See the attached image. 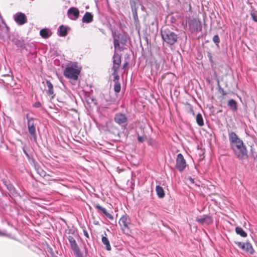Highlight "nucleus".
Masks as SVG:
<instances>
[{
  "instance_id": "nucleus-15",
  "label": "nucleus",
  "mask_w": 257,
  "mask_h": 257,
  "mask_svg": "<svg viewBox=\"0 0 257 257\" xmlns=\"http://www.w3.org/2000/svg\"><path fill=\"white\" fill-rule=\"evenodd\" d=\"M27 22V18L25 14L21 12L17 13V24L23 25Z\"/></svg>"
},
{
  "instance_id": "nucleus-24",
  "label": "nucleus",
  "mask_w": 257,
  "mask_h": 257,
  "mask_svg": "<svg viewBox=\"0 0 257 257\" xmlns=\"http://www.w3.org/2000/svg\"><path fill=\"white\" fill-rule=\"evenodd\" d=\"M101 241L103 244L105 245V248L107 250H110L111 247L108 239L106 236H102Z\"/></svg>"
},
{
  "instance_id": "nucleus-39",
  "label": "nucleus",
  "mask_w": 257,
  "mask_h": 257,
  "mask_svg": "<svg viewBox=\"0 0 257 257\" xmlns=\"http://www.w3.org/2000/svg\"><path fill=\"white\" fill-rule=\"evenodd\" d=\"M207 56L209 58L210 62H211V63L213 62L212 56L211 53L208 52L207 54Z\"/></svg>"
},
{
  "instance_id": "nucleus-34",
  "label": "nucleus",
  "mask_w": 257,
  "mask_h": 257,
  "mask_svg": "<svg viewBox=\"0 0 257 257\" xmlns=\"http://www.w3.org/2000/svg\"><path fill=\"white\" fill-rule=\"evenodd\" d=\"M218 91L220 93H221L223 96L226 95V92L224 90L223 88H222L220 85L219 81H218Z\"/></svg>"
},
{
  "instance_id": "nucleus-18",
  "label": "nucleus",
  "mask_w": 257,
  "mask_h": 257,
  "mask_svg": "<svg viewBox=\"0 0 257 257\" xmlns=\"http://www.w3.org/2000/svg\"><path fill=\"white\" fill-rule=\"evenodd\" d=\"M68 239L70 243L71 247L73 251L79 248L75 239L72 236H69L68 237Z\"/></svg>"
},
{
  "instance_id": "nucleus-35",
  "label": "nucleus",
  "mask_w": 257,
  "mask_h": 257,
  "mask_svg": "<svg viewBox=\"0 0 257 257\" xmlns=\"http://www.w3.org/2000/svg\"><path fill=\"white\" fill-rule=\"evenodd\" d=\"M74 253L76 257H84L79 248L74 250Z\"/></svg>"
},
{
  "instance_id": "nucleus-1",
  "label": "nucleus",
  "mask_w": 257,
  "mask_h": 257,
  "mask_svg": "<svg viewBox=\"0 0 257 257\" xmlns=\"http://www.w3.org/2000/svg\"><path fill=\"white\" fill-rule=\"evenodd\" d=\"M231 149L234 155L239 160H243L247 159V151L243 142L234 146V148Z\"/></svg>"
},
{
  "instance_id": "nucleus-17",
  "label": "nucleus",
  "mask_w": 257,
  "mask_h": 257,
  "mask_svg": "<svg viewBox=\"0 0 257 257\" xmlns=\"http://www.w3.org/2000/svg\"><path fill=\"white\" fill-rule=\"evenodd\" d=\"M93 20V15L89 12H86L84 15L83 16L82 21L84 23H90L92 22Z\"/></svg>"
},
{
  "instance_id": "nucleus-11",
  "label": "nucleus",
  "mask_w": 257,
  "mask_h": 257,
  "mask_svg": "<svg viewBox=\"0 0 257 257\" xmlns=\"http://www.w3.org/2000/svg\"><path fill=\"white\" fill-rule=\"evenodd\" d=\"M114 121L122 126L126 125L127 124V118L126 115L122 113L118 112L116 113L114 116Z\"/></svg>"
},
{
  "instance_id": "nucleus-31",
  "label": "nucleus",
  "mask_w": 257,
  "mask_h": 257,
  "mask_svg": "<svg viewBox=\"0 0 257 257\" xmlns=\"http://www.w3.org/2000/svg\"><path fill=\"white\" fill-rule=\"evenodd\" d=\"M121 89V86L120 83H115L114 85V90L116 93H118L120 92Z\"/></svg>"
},
{
  "instance_id": "nucleus-28",
  "label": "nucleus",
  "mask_w": 257,
  "mask_h": 257,
  "mask_svg": "<svg viewBox=\"0 0 257 257\" xmlns=\"http://www.w3.org/2000/svg\"><path fill=\"white\" fill-rule=\"evenodd\" d=\"M196 120L197 123L200 126L204 125V121L202 116L200 113H198L196 115Z\"/></svg>"
},
{
  "instance_id": "nucleus-33",
  "label": "nucleus",
  "mask_w": 257,
  "mask_h": 257,
  "mask_svg": "<svg viewBox=\"0 0 257 257\" xmlns=\"http://www.w3.org/2000/svg\"><path fill=\"white\" fill-rule=\"evenodd\" d=\"M213 42L217 46H218V44L220 43V38L218 35H215L213 37L212 39Z\"/></svg>"
},
{
  "instance_id": "nucleus-5",
  "label": "nucleus",
  "mask_w": 257,
  "mask_h": 257,
  "mask_svg": "<svg viewBox=\"0 0 257 257\" xmlns=\"http://www.w3.org/2000/svg\"><path fill=\"white\" fill-rule=\"evenodd\" d=\"M188 30L192 34H197L201 32L202 26L198 19L193 18L189 19L188 22Z\"/></svg>"
},
{
  "instance_id": "nucleus-44",
  "label": "nucleus",
  "mask_w": 257,
  "mask_h": 257,
  "mask_svg": "<svg viewBox=\"0 0 257 257\" xmlns=\"http://www.w3.org/2000/svg\"><path fill=\"white\" fill-rule=\"evenodd\" d=\"M23 151H24V153L27 156H28V154H27V152L26 151V150H25V148H23Z\"/></svg>"
},
{
  "instance_id": "nucleus-4",
  "label": "nucleus",
  "mask_w": 257,
  "mask_h": 257,
  "mask_svg": "<svg viewBox=\"0 0 257 257\" xmlns=\"http://www.w3.org/2000/svg\"><path fill=\"white\" fill-rule=\"evenodd\" d=\"M118 224L123 233H127L131 230V220L126 214L122 215L118 221Z\"/></svg>"
},
{
  "instance_id": "nucleus-3",
  "label": "nucleus",
  "mask_w": 257,
  "mask_h": 257,
  "mask_svg": "<svg viewBox=\"0 0 257 257\" xmlns=\"http://www.w3.org/2000/svg\"><path fill=\"white\" fill-rule=\"evenodd\" d=\"M113 38L115 50L118 49L120 51H123L124 48L122 46L120 47V44L122 46L126 45L127 41V35L121 33L113 34Z\"/></svg>"
},
{
  "instance_id": "nucleus-38",
  "label": "nucleus",
  "mask_w": 257,
  "mask_h": 257,
  "mask_svg": "<svg viewBox=\"0 0 257 257\" xmlns=\"http://www.w3.org/2000/svg\"><path fill=\"white\" fill-rule=\"evenodd\" d=\"M33 106L35 107L38 108L41 106V103L40 102H36L34 104Z\"/></svg>"
},
{
  "instance_id": "nucleus-6",
  "label": "nucleus",
  "mask_w": 257,
  "mask_h": 257,
  "mask_svg": "<svg viewBox=\"0 0 257 257\" xmlns=\"http://www.w3.org/2000/svg\"><path fill=\"white\" fill-rule=\"evenodd\" d=\"M164 41L169 45H173L177 42L178 36L174 32L164 31L161 33Z\"/></svg>"
},
{
  "instance_id": "nucleus-21",
  "label": "nucleus",
  "mask_w": 257,
  "mask_h": 257,
  "mask_svg": "<svg viewBox=\"0 0 257 257\" xmlns=\"http://www.w3.org/2000/svg\"><path fill=\"white\" fill-rule=\"evenodd\" d=\"M228 105L232 111H235L237 109L236 101L233 99H230L228 101Z\"/></svg>"
},
{
  "instance_id": "nucleus-10",
  "label": "nucleus",
  "mask_w": 257,
  "mask_h": 257,
  "mask_svg": "<svg viewBox=\"0 0 257 257\" xmlns=\"http://www.w3.org/2000/svg\"><path fill=\"white\" fill-rule=\"evenodd\" d=\"M28 118V127L29 133L30 134L31 137L33 139L34 141L37 140V134L36 133V127L34 123V120L33 118Z\"/></svg>"
},
{
  "instance_id": "nucleus-40",
  "label": "nucleus",
  "mask_w": 257,
  "mask_h": 257,
  "mask_svg": "<svg viewBox=\"0 0 257 257\" xmlns=\"http://www.w3.org/2000/svg\"><path fill=\"white\" fill-rule=\"evenodd\" d=\"M83 233L86 238H89V234L86 230H85V229L83 230Z\"/></svg>"
},
{
  "instance_id": "nucleus-14",
  "label": "nucleus",
  "mask_w": 257,
  "mask_h": 257,
  "mask_svg": "<svg viewBox=\"0 0 257 257\" xmlns=\"http://www.w3.org/2000/svg\"><path fill=\"white\" fill-rule=\"evenodd\" d=\"M196 221L199 222L201 224H209L212 222L211 217L208 215L197 217Z\"/></svg>"
},
{
  "instance_id": "nucleus-16",
  "label": "nucleus",
  "mask_w": 257,
  "mask_h": 257,
  "mask_svg": "<svg viewBox=\"0 0 257 257\" xmlns=\"http://www.w3.org/2000/svg\"><path fill=\"white\" fill-rule=\"evenodd\" d=\"M94 206L98 210L101 211L109 219H113V216L111 214L107 212L106 209L101 206L99 204H94Z\"/></svg>"
},
{
  "instance_id": "nucleus-23",
  "label": "nucleus",
  "mask_w": 257,
  "mask_h": 257,
  "mask_svg": "<svg viewBox=\"0 0 257 257\" xmlns=\"http://www.w3.org/2000/svg\"><path fill=\"white\" fill-rule=\"evenodd\" d=\"M46 83L48 88L47 90V94L50 95H54L53 85L52 83L50 80H46Z\"/></svg>"
},
{
  "instance_id": "nucleus-36",
  "label": "nucleus",
  "mask_w": 257,
  "mask_h": 257,
  "mask_svg": "<svg viewBox=\"0 0 257 257\" xmlns=\"http://www.w3.org/2000/svg\"><path fill=\"white\" fill-rule=\"evenodd\" d=\"M139 1V0H130V3L131 8H133L134 7H135V8H136L137 4Z\"/></svg>"
},
{
  "instance_id": "nucleus-42",
  "label": "nucleus",
  "mask_w": 257,
  "mask_h": 257,
  "mask_svg": "<svg viewBox=\"0 0 257 257\" xmlns=\"http://www.w3.org/2000/svg\"><path fill=\"white\" fill-rule=\"evenodd\" d=\"M188 179L192 183H194V179H193L191 177H189L188 178Z\"/></svg>"
},
{
  "instance_id": "nucleus-20",
  "label": "nucleus",
  "mask_w": 257,
  "mask_h": 257,
  "mask_svg": "<svg viewBox=\"0 0 257 257\" xmlns=\"http://www.w3.org/2000/svg\"><path fill=\"white\" fill-rule=\"evenodd\" d=\"M1 80L6 84H10V82L12 81L13 78L10 75H2L0 78Z\"/></svg>"
},
{
  "instance_id": "nucleus-19",
  "label": "nucleus",
  "mask_w": 257,
  "mask_h": 257,
  "mask_svg": "<svg viewBox=\"0 0 257 257\" xmlns=\"http://www.w3.org/2000/svg\"><path fill=\"white\" fill-rule=\"evenodd\" d=\"M41 36L45 39L48 38L51 35V31L47 29H43L40 32Z\"/></svg>"
},
{
  "instance_id": "nucleus-43",
  "label": "nucleus",
  "mask_w": 257,
  "mask_h": 257,
  "mask_svg": "<svg viewBox=\"0 0 257 257\" xmlns=\"http://www.w3.org/2000/svg\"><path fill=\"white\" fill-rule=\"evenodd\" d=\"M190 111L192 113L193 115H194V110L191 106L190 107Z\"/></svg>"
},
{
  "instance_id": "nucleus-12",
  "label": "nucleus",
  "mask_w": 257,
  "mask_h": 257,
  "mask_svg": "<svg viewBox=\"0 0 257 257\" xmlns=\"http://www.w3.org/2000/svg\"><path fill=\"white\" fill-rule=\"evenodd\" d=\"M68 18L72 20H76L79 16V11L77 8L71 7L67 11Z\"/></svg>"
},
{
  "instance_id": "nucleus-29",
  "label": "nucleus",
  "mask_w": 257,
  "mask_h": 257,
  "mask_svg": "<svg viewBox=\"0 0 257 257\" xmlns=\"http://www.w3.org/2000/svg\"><path fill=\"white\" fill-rule=\"evenodd\" d=\"M113 70V72L112 73V75L114 76L113 82H114V83H119V76L117 74V71H114V70Z\"/></svg>"
},
{
  "instance_id": "nucleus-30",
  "label": "nucleus",
  "mask_w": 257,
  "mask_h": 257,
  "mask_svg": "<svg viewBox=\"0 0 257 257\" xmlns=\"http://www.w3.org/2000/svg\"><path fill=\"white\" fill-rule=\"evenodd\" d=\"M37 171L38 173L42 177H47L49 176V175L47 174L46 172H45L41 169H38Z\"/></svg>"
},
{
  "instance_id": "nucleus-8",
  "label": "nucleus",
  "mask_w": 257,
  "mask_h": 257,
  "mask_svg": "<svg viewBox=\"0 0 257 257\" xmlns=\"http://www.w3.org/2000/svg\"><path fill=\"white\" fill-rule=\"evenodd\" d=\"M237 246L241 249L243 251L250 254H252L254 252V250L252 248L251 244L248 242H242L240 241H234Z\"/></svg>"
},
{
  "instance_id": "nucleus-9",
  "label": "nucleus",
  "mask_w": 257,
  "mask_h": 257,
  "mask_svg": "<svg viewBox=\"0 0 257 257\" xmlns=\"http://www.w3.org/2000/svg\"><path fill=\"white\" fill-rule=\"evenodd\" d=\"M228 139L231 149L234 148V146L243 142L236 133L233 132H231L228 133Z\"/></svg>"
},
{
  "instance_id": "nucleus-27",
  "label": "nucleus",
  "mask_w": 257,
  "mask_h": 257,
  "mask_svg": "<svg viewBox=\"0 0 257 257\" xmlns=\"http://www.w3.org/2000/svg\"><path fill=\"white\" fill-rule=\"evenodd\" d=\"M157 194L159 198H163L165 196L164 191L163 188L160 186H157L156 188Z\"/></svg>"
},
{
  "instance_id": "nucleus-32",
  "label": "nucleus",
  "mask_w": 257,
  "mask_h": 257,
  "mask_svg": "<svg viewBox=\"0 0 257 257\" xmlns=\"http://www.w3.org/2000/svg\"><path fill=\"white\" fill-rule=\"evenodd\" d=\"M250 15L252 18V20L254 22H257V11L254 10L251 11Z\"/></svg>"
},
{
  "instance_id": "nucleus-45",
  "label": "nucleus",
  "mask_w": 257,
  "mask_h": 257,
  "mask_svg": "<svg viewBox=\"0 0 257 257\" xmlns=\"http://www.w3.org/2000/svg\"><path fill=\"white\" fill-rule=\"evenodd\" d=\"M14 19L16 21V16H14Z\"/></svg>"
},
{
  "instance_id": "nucleus-26",
  "label": "nucleus",
  "mask_w": 257,
  "mask_h": 257,
  "mask_svg": "<svg viewBox=\"0 0 257 257\" xmlns=\"http://www.w3.org/2000/svg\"><path fill=\"white\" fill-rule=\"evenodd\" d=\"M131 10H132V12L133 18L134 19L135 23L136 24H137L139 22L138 13H137L138 8L137 7L135 8V7H134L133 8H131Z\"/></svg>"
},
{
  "instance_id": "nucleus-7",
  "label": "nucleus",
  "mask_w": 257,
  "mask_h": 257,
  "mask_svg": "<svg viewBox=\"0 0 257 257\" xmlns=\"http://www.w3.org/2000/svg\"><path fill=\"white\" fill-rule=\"evenodd\" d=\"M176 162V168L179 172H183L187 166V164L186 160L182 154L180 153L177 155Z\"/></svg>"
},
{
  "instance_id": "nucleus-22",
  "label": "nucleus",
  "mask_w": 257,
  "mask_h": 257,
  "mask_svg": "<svg viewBox=\"0 0 257 257\" xmlns=\"http://www.w3.org/2000/svg\"><path fill=\"white\" fill-rule=\"evenodd\" d=\"M59 35L61 37H65L68 34L67 28L61 25L59 28Z\"/></svg>"
},
{
  "instance_id": "nucleus-41",
  "label": "nucleus",
  "mask_w": 257,
  "mask_h": 257,
  "mask_svg": "<svg viewBox=\"0 0 257 257\" xmlns=\"http://www.w3.org/2000/svg\"><path fill=\"white\" fill-rule=\"evenodd\" d=\"M128 65V63L127 62H125L123 65V69H125L126 67H127Z\"/></svg>"
},
{
  "instance_id": "nucleus-47",
  "label": "nucleus",
  "mask_w": 257,
  "mask_h": 257,
  "mask_svg": "<svg viewBox=\"0 0 257 257\" xmlns=\"http://www.w3.org/2000/svg\"><path fill=\"white\" fill-rule=\"evenodd\" d=\"M2 234L1 232H0V235Z\"/></svg>"
},
{
  "instance_id": "nucleus-13",
  "label": "nucleus",
  "mask_w": 257,
  "mask_h": 257,
  "mask_svg": "<svg viewBox=\"0 0 257 257\" xmlns=\"http://www.w3.org/2000/svg\"><path fill=\"white\" fill-rule=\"evenodd\" d=\"M113 66L112 67V70L114 71H118L119 69L120 64H121V57L120 56L114 52L113 58Z\"/></svg>"
},
{
  "instance_id": "nucleus-2",
  "label": "nucleus",
  "mask_w": 257,
  "mask_h": 257,
  "mask_svg": "<svg viewBox=\"0 0 257 257\" xmlns=\"http://www.w3.org/2000/svg\"><path fill=\"white\" fill-rule=\"evenodd\" d=\"M80 73V70L78 69L73 67V66H67L64 71V75L65 77L69 78L73 84H75V82L78 79V75Z\"/></svg>"
},
{
  "instance_id": "nucleus-37",
  "label": "nucleus",
  "mask_w": 257,
  "mask_h": 257,
  "mask_svg": "<svg viewBox=\"0 0 257 257\" xmlns=\"http://www.w3.org/2000/svg\"><path fill=\"white\" fill-rule=\"evenodd\" d=\"M138 141L140 143H143L145 141V138L143 136H138Z\"/></svg>"
},
{
  "instance_id": "nucleus-46",
  "label": "nucleus",
  "mask_w": 257,
  "mask_h": 257,
  "mask_svg": "<svg viewBox=\"0 0 257 257\" xmlns=\"http://www.w3.org/2000/svg\"><path fill=\"white\" fill-rule=\"evenodd\" d=\"M53 181H55L56 179H53Z\"/></svg>"
},
{
  "instance_id": "nucleus-25",
  "label": "nucleus",
  "mask_w": 257,
  "mask_h": 257,
  "mask_svg": "<svg viewBox=\"0 0 257 257\" xmlns=\"http://www.w3.org/2000/svg\"><path fill=\"white\" fill-rule=\"evenodd\" d=\"M235 232L237 234L239 235L242 237H245L247 236V233L245 231L240 227L237 226L235 229Z\"/></svg>"
}]
</instances>
